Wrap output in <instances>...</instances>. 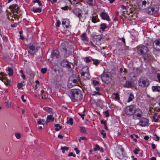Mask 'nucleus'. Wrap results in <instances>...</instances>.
Segmentation results:
<instances>
[{
	"label": "nucleus",
	"mask_w": 160,
	"mask_h": 160,
	"mask_svg": "<svg viewBox=\"0 0 160 160\" xmlns=\"http://www.w3.org/2000/svg\"><path fill=\"white\" fill-rule=\"evenodd\" d=\"M101 134L102 135L103 138H104L106 136V133L104 130H102L100 132Z\"/></svg>",
	"instance_id": "obj_45"
},
{
	"label": "nucleus",
	"mask_w": 160,
	"mask_h": 160,
	"mask_svg": "<svg viewBox=\"0 0 160 160\" xmlns=\"http://www.w3.org/2000/svg\"><path fill=\"white\" fill-rule=\"evenodd\" d=\"M93 149L95 151L99 150H100V147L98 145H96L95 146V147Z\"/></svg>",
	"instance_id": "obj_48"
},
{
	"label": "nucleus",
	"mask_w": 160,
	"mask_h": 160,
	"mask_svg": "<svg viewBox=\"0 0 160 160\" xmlns=\"http://www.w3.org/2000/svg\"><path fill=\"white\" fill-rule=\"evenodd\" d=\"M62 25L64 28H68L69 25V21L67 19H63L62 20Z\"/></svg>",
	"instance_id": "obj_19"
},
{
	"label": "nucleus",
	"mask_w": 160,
	"mask_h": 160,
	"mask_svg": "<svg viewBox=\"0 0 160 160\" xmlns=\"http://www.w3.org/2000/svg\"><path fill=\"white\" fill-rule=\"evenodd\" d=\"M67 123L71 125H72L73 124V119L72 118H70L68 120L67 122Z\"/></svg>",
	"instance_id": "obj_43"
},
{
	"label": "nucleus",
	"mask_w": 160,
	"mask_h": 160,
	"mask_svg": "<svg viewBox=\"0 0 160 160\" xmlns=\"http://www.w3.org/2000/svg\"><path fill=\"white\" fill-rule=\"evenodd\" d=\"M17 86L18 89H20L23 86V85L21 83H18V84Z\"/></svg>",
	"instance_id": "obj_52"
},
{
	"label": "nucleus",
	"mask_w": 160,
	"mask_h": 160,
	"mask_svg": "<svg viewBox=\"0 0 160 160\" xmlns=\"http://www.w3.org/2000/svg\"><path fill=\"white\" fill-rule=\"evenodd\" d=\"M41 121L43 123L45 122L46 124H47L48 122H50V115L48 116L47 120L45 121V120L44 119H41Z\"/></svg>",
	"instance_id": "obj_29"
},
{
	"label": "nucleus",
	"mask_w": 160,
	"mask_h": 160,
	"mask_svg": "<svg viewBox=\"0 0 160 160\" xmlns=\"http://www.w3.org/2000/svg\"><path fill=\"white\" fill-rule=\"evenodd\" d=\"M154 115L153 117L154 121L155 122H159L160 121V115L154 113Z\"/></svg>",
	"instance_id": "obj_22"
},
{
	"label": "nucleus",
	"mask_w": 160,
	"mask_h": 160,
	"mask_svg": "<svg viewBox=\"0 0 160 160\" xmlns=\"http://www.w3.org/2000/svg\"><path fill=\"white\" fill-rule=\"evenodd\" d=\"M9 8L11 9L16 12L18 11V7L16 4H13L10 6Z\"/></svg>",
	"instance_id": "obj_25"
},
{
	"label": "nucleus",
	"mask_w": 160,
	"mask_h": 160,
	"mask_svg": "<svg viewBox=\"0 0 160 160\" xmlns=\"http://www.w3.org/2000/svg\"><path fill=\"white\" fill-rule=\"evenodd\" d=\"M61 65L63 67H67L69 70L72 69L74 67L73 64L68 62L67 60H64L61 62Z\"/></svg>",
	"instance_id": "obj_11"
},
{
	"label": "nucleus",
	"mask_w": 160,
	"mask_h": 160,
	"mask_svg": "<svg viewBox=\"0 0 160 160\" xmlns=\"http://www.w3.org/2000/svg\"><path fill=\"white\" fill-rule=\"evenodd\" d=\"M8 19L10 20H11L12 21H14V20L13 18V17L12 15V14H10L9 16L8 17Z\"/></svg>",
	"instance_id": "obj_46"
},
{
	"label": "nucleus",
	"mask_w": 160,
	"mask_h": 160,
	"mask_svg": "<svg viewBox=\"0 0 160 160\" xmlns=\"http://www.w3.org/2000/svg\"><path fill=\"white\" fill-rule=\"evenodd\" d=\"M92 95H100L101 94L99 91H95L92 92Z\"/></svg>",
	"instance_id": "obj_44"
},
{
	"label": "nucleus",
	"mask_w": 160,
	"mask_h": 160,
	"mask_svg": "<svg viewBox=\"0 0 160 160\" xmlns=\"http://www.w3.org/2000/svg\"><path fill=\"white\" fill-rule=\"evenodd\" d=\"M52 57H55L58 58L59 56V52L57 50H54L52 52Z\"/></svg>",
	"instance_id": "obj_24"
},
{
	"label": "nucleus",
	"mask_w": 160,
	"mask_h": 160,
	"mask_svg": "<svg viewBox=\"0 0 160 160\" xmlns=\"http://www.w3.org/2000/svg\"><path fill=\"white\" fill-rule=\"evenodd\" d=\"M135 110V108L133 106H128L125 109V113L128 115H133Z\"/></svg>",
	"instance_id": "obj_14"
},
{
	"label": "nucleus",
	"mask_w": 160,
	"mask_h": 160,
	"mask_svg": "<svg viewBox=\"0 0 160 160\" xmlns=\"http://www.w3.org/2000/svg\"><path fill=\"white\" fill-rule=\"evenodd\" d=\"M89 68L87 66H85L83 67L81 71V74H83L84 73H86L88 72Z\"/></svg>",
	"instance_id": "obj_26"
},
{
	"label": "nucleus",
	"mask_w": 160,
	"mask_h": 160,
	"mask_svg": "<svg viewBox=\"0 0 160 160\" xmlns=\"http://www.w3.org/2000/svg\"><path fill=\"white\" fill-rule=\"evenodd\" d=\"M2 39L4 41V42H6L8 40V38L7 37L4 36H3L2 37Z\"/></svg>",
	"instance_id": "obj_58"
},
{
	"label": "nucleus",
	"mask_w": 160,
	"mask_h": 160,
	"mask_svg": "<svg viewBox=\"0 0 160 160\" xmlns=\"http://www.w3.org/2000/svg\"><path fill=\"white\" fill-rule=\"evenodd\" d=\"M38 50V48L35 45L31 44L29 45L28 52L31 55L34 54Z\"/></svg>",
	"instance_id": "obj_16"
},
{
	"label": "nucleus",
	"mask_w": 160,
	"mask_h": 160,
	"mask_svg": "<svg viewBox=\"0 0 160 160\" xmlns=\"http://www.w3.org/2000/svg\"><path fill=\"white\" fill-rule=\"evenodd\" d=\"M152 137L153 139L156 141H158L159 139V138L155 133L153 134Z\"/></svg>",
	"instance_id": "obj_31"
},
{
	"label": "nucleus",
	"mask_w": 160,
	"mask_h": 160,
	"mask_svg": "<svg viewBox=\"0 0 160 160\" xmlns=\"http://www.w3.org/2000/svg\"><path fill=\"white\" fill-rule=\"evenodd\" d=\"M7 76V74L4 73L3 72H1L0 73V80L3 82L6 86H10L12 84V82L7 79L6 78Z\"/></svg>",
	"instance_id": "obj_8"
},
{
	"label": "nucleus",
	"mask_w": 160,
	"mask_h": 160,
	"mask_svg": "<svg viewBox=\"0 0 160 160\" xmlns=\"http://www.w3.org/2000/svg\"><path fill=\"white\" fill-rule=\"evenodd\" d=\"M94 42L98 45L104 43L107 39L108 38L106 35L103 34L98 35L94 38Z\"/></svg>",
	"instance_id": "obj_3"
},
{
	"label": "nucleus",
	"mask_w": 160,
	"mask_h": 160,
	"mask_svg": "<svg viewBox=\"0 0 160 160\" xmlns=\"http://www.w3.org/2000/svg\"><path fill=\"white\" fill-rule=\"evenodd\" d=\"M68 156H73L74 157H76V155L75 154H73V153L72 152L69 153L68 154Z\"/></svg>",
	"instance_id": "obj_54"
},
{
	"label": "nucleus",
	"mask_w": 160,
	"mask_h": 160,
	"mask_svg": "<svg viewBox=\"0 0 160 160\" xmlns=\"http://www.w3.org/2000/svg\"><path fill=\"white\" fill-rule=\"evenodd\" d=\"M21 98L23 102H26V100L24 99V96L23 95L21 96Z\"/></svg>",
	"instance_id": "obj_62"
},
{
	"label": "nucleus",
	"mask_w": 160,
	"mask_h": 160,
	"mask_svg": "<svg viewBox=\"0 0 160 160\" xmlns=\"http://www.w3.org/2000/svg\"><path fill=\"white\" fill-rule=\"evenodd\" d=\"M138 84L141 87L146 88L149 84V81L146 77H142L139 79Z\"/></svg>",
	"instance_id": "obj_5"
},
{
	"label": "nucleus",
	"mask_w": 160,
	"mask_h": 160,
	"mask_svg": "<svg viewBox=\"0 0 160 160\" xmlns=\"http://www.w3.org/2000/svg\"><path fill=\"white\" fill-rule=\"evenodd\" d=\"M158 10V8L157 6H154L148 8L146 9V12L148 14L152 15L156 13Z\"/></svg>",
	"instance_id": "obj_15"
},
{
	"label": "nucleus",
	"mask_w": 160,
	"mask_h": 160,
	"mask_svg": "<svg viewBox=\"0 0 160 160\" xmlns=\"http://www.w3.org/2000/svg\"><path fill=\"white\" fill-rule=\"evenodd\" d=\"M135 3L138 8L141 9H144L146 7L150 5L152 0H131Z\"/></svg>",
	"instance_id": "obj_1"
},
{
	"label": "nucleus",
	"mask_w": 160,
	"mask_h": 160,
	"mask_svg": "<svg viewBox=\"0 0 160 160\" xmlns=\"http://www.w3.org/2000/svg\"><path fill=\"white\" fill-rule=\"evenodd\" d=\"M32 11L34 12H40L41 11V9L39 8H33Z\"/></svg>",
	"instance_id": "obj_36"
},
{
	"label": "nucleus",
	"mask_w": 160,
	"mask_h": 160,
	"mask_svg": "<svg viewBox=\"0 0 160 160\" xmlns=\"http://www.w3.org/2000/svg\"><path fill=\"white\" fill-rule=\"evenodd\" d=\"M43 109L46 111L49 112L50 110V108H49V107H44L43 108Z\"/></svg>",
	"instance_id": "obj_56"
},
{
	"label": "nucleus",
	"mask_w": 160,
	"mask_h": 160,
	"mask_svg": "<svg viewBox=\"0 0 160 160\" xmlns=\"http://www.w3.org/2000/svg\"><path fill=\"white\" fill-rule=\"evenodd\" d=\"M82 0H69V2L72 4H77L78 2L82 1Z\"/></svg>",
	"instance_id": "obj_33"
},
{
	"label": "nucleus",
	"mask_w": 160,
	"mask_h": 160,
	"mask_svg": "<svg viewBox=\"0 0 160 160\" xmlns=\"http://www.w3.org/2000/svg\"><path fill=\"white\" fill-rule=\"evenodd\" d=\"M47 70V69L46 68H42L41 70V72L42 74H44L46 73Z\"/></svg>",
	"instance_id": "obj_50"
},
{
	"label": "nucleus",
	"mask_w": 160,
	"mask_h": 160,
	"mask_svg": "<svg viewBox=\"0 0 160 160\" xmlns=\"http://www.w3.org/2000/svg\"><path fill=\"white\" fill-rule=\"evenodd\" d=\"M60 24H61V22H60V21H59V20H58L57 22L56 26L57 27H59V26Z\"/></svg>",
	"instance_id": "obj_61"
},
{
	"label": "nucleus",
	"mask_w": 160,
	"mask_h": 160,
	"mask_svg": "<svg viewBox=\"0 0 160 160\" xmlns=\"http://www.w3.org/2000/svg\"><path fill=\"white\" fill-rule=\"evenodd\" d=\"M153 46L156 50H160V39L155 40L153 42Z\"/></svg>",
	"instance_id": "obj_18"
},
{
	"label": "nucleus",
	"mask_w": 160,
	"mask_h": 160,
	"mask_svg": "<svg viewBox=\"0 0 160 160\" xmlns=\"http://www.w3.org/2000/svg\"><path fill=\"white\" fill-rule=\"evenodd\" d=\"M133 118L135 119H138L140 118L142 115V111L139 109H135L133 114Z\"/></svg>",
	"instance_id": "obj_17"
},
{
	"label": "nucleus",
	"mask_w": 160,
	"mask_h": 160,
	"mask_svg": "<svg viewBox=\"0 0 160 160\" xmlns=\"http://www.w3.org/2000/svg\"><path fill=\"white\" fill-rule=\"evenodd\" d=\"M38 123L39 124H44L41 121V119H40L39 121L38 122Z\"/></svg>",
	"instance_id": "obj_64"
},
{
	"label": "nucleus",
	"mask_w": 160,
	"mask_h": 160,
	"mask_svg": "<svg viewBox=\"0 0 160 160\" xmlns=\"http://www.w3.org/2000/svg\"><path fill=\"white\" fill-rule=\"evenodd\" d=\"M81 38L83 41H86V35L85 33H83L81 35Z\"/></svg>",
	"instance_id": "obj_38"
},
{
	"label": "nucleus",
	"mask_w": 160,
	"mask_h": 160,
	"mask_svg": "<svg viewBox=\"0 0 160 160\" xmlns=\"http://www.w3.org/2000/svg\"><path fill=\"white\" fill-rule=\"evenodd\" d=\"M80 132L82 133H86V131L84 127H80Z\"/></svg>",
	"instance_id": "obj_37"
},
{
	"label": "nucleus",
	"mask_w": 160,
	"mask_h": 160,
	"mask_svg": "<svg viewBox=\"0 0 160 160\" xmlns=\"http://www.w3.org/2000/svg\"><path fill=\"white\" fill-rule=\"evenodd\" d=\"M124 151L122 148H119L117 150L116 155L119 159L121 160H126L127 157L124 154Z\"/></svg>",
	"instance_id": "obj_9"
},
{
	"label": "nucleus",
	"mask_w": 160,
	"mask_h": 160,
	"mask_svg": "<svg viewBox=\"0 0 160 160\" xmlns=\"http://www.w3.org/2000/svg\"><path fill=\"white\" fill-rule=\"evenodd\" d=\"M5 103L6 104V107H7L9 108L11 106V103L10 102H9L8 101L7 102H6Z\"/></svg>",
	"instance_id": "obj_51"
},
{
	"label": "nucleus",
	"mask_w": 160,
	"mask_h": 160,
	"mask_svg": "<svg viewBox=\"0 0 160 160\" xmlns=\"http://www.w3.org/2000/svg\"><path fill=\"white\" fill-rule=\"evenodd\" d=\"M100 15L102 19L108 21L109 20L110 18L109 17L106 13L102 12L101 13Z\"/></svg>",
	"instance_id": "obj_21"
},
{
	"label": "nucleus",
	"mask_w": 160,
	"mask_h": 160,
	"mask_svg": "<svg viewBox=\"0 0 160 160\" xmlns=\"http://www.w3.org/2000/svg\"><path fill=\"white\" fill-rule=\"evenodd\" d=\"M68 6H66L64 7H62L61 8L62 9L64 10H66L68 9Z\"/></svg>",
	"instance_id": "obj_57"
},
{
	"label": "nucleus",
	"mask_w": 160,
	"mask_h": 160,
	"mask_svg": "<svg viewBox=\"0 0 160 160\" xmlns=\"http://www.w3.org/2000/svg\"><path fill=\"white\" fill-rule=\"evenodd\" d=\"M55 130L56 131H58L62 128V127L60 126L59 124L55 125Z\"/></svg>",
	"instance_id": "obj_34"
},
{
	"label": "nucleus",
	"mask_w": 160,
	"mask_h": 160,
	"mask_svg": "<svg viewBox=\"0 0 160 160\" xmlns=\"http://www.w3.org/2000/svg\"><path fill=\"white\" fill-rule=\"evenodd\" d=\"M152 89L153 92H160V86H153L152 87Z\"/></svg>",
	"instance_id": "obj_23"
},
{
	"label": "nucleus",
	"mask_w": 160,
	"mask_h": 160,
	"mask_svg": "<svg viewBox=\"0 0 160 160\" xmlns=\"http://www.w3.org/2000/svg\"><path fill=\"white\" fill-rule=\"evenodd\" d=\"M101 78L102 81L106 83H108L111 80V75L109 72H103L101 75Z\"/></svg>",
	"instance_id": "obj_10"
},
{
	"label": "nucleus",
	"mask_w": 160,
	"mask_h": 160,
	"mask_svg": "<svg viewBox=\"0 0 160 160\" xmlns=\"http://www.w3.org/2000/svg\"><path fill=\"white\" fill-rule=\"evenodd\" d=\"M138 53L143 55L144 59H146L148 61L149 60V58H147L145 56H144L148 51V48L146 46L143 45L139 46L138 47Z\"/></svg>",
	"instance_id": "obj_7"
},
{
	"label": "nucleus",
	"mask_w": 160,
	"mask_h": 160,
	"mask_svg": "<svg viewBox=\"0 0 160 160\" xmlns=\"http://www.w3.org/2000/svg\"><path fill=\"white\" fill-rule=\"evenodd\" d=\"M8 75L9 76H12L13 74V69L11 68H8Z\"/></svg>",
	"instance_id": "obj_30"
},
{
	"label": "nucleus",
	"mask_w": 160,
	"mask_h": 160,
	"mask_svg": "<svg viewBox=\"0 0 160 160\" xmlns=\"http://www.w3.org/2000/svg\"><path fill=\"white\" fill-rule=\"evenodd\" d=\"M138 151L139 150L138 149H135L133 150V152L135 154H136L138 153Z\"/></svg>",
	"instance_id": "obj_63"
},
{
	"label": "nucleus",
	"mask_w": 160,
	"mask_h": 160,
	"mask_svg": "<svg viewBox=\"0 0 160 160\" xmlns=\"http://www.w3.org/2000/svg\"><path fill=\"white\" fill-rule=\"evenodd\" d=\"M84 60L86 62H89L91 61V60L89 59L88 57H86L84 59Z\"/></svg>",
	"instance_id": "obj_53"
},
{
	"label": "nucleus",
	"mask_w": 160,
	"mask_h": 160,
	"mask_svg": "<svg viewBox=\"0 0 160 160\" xmlns=\"http://www.w3.org/2000/svg\"><path fill=\"white\" fill-rule=\"evenodd\" d=\"M44 92V91L42 90L38 89V90L37 91L38 95L42 97V99H45L46 97L45 96H44H44L42 95V93Z\"/></svg>",
	"instance_id": "obj_27"
},
{
	"label": "nucleus",
	"mask_w": 160,
	"mask_h": 160,
	"mask_svg": "<svg viewBox=\"0 0 160 160\" xmlns=\"http://www.w3.org/2000/svg\"><path fill=\"white\" fill-rule=\"evenodd\" d=\"M92 60L93 62V64L97 66L100 63L98 59H93Z\"/></svg>",
	"instance_id": "obj_40"
},
{
	"label": "nucleus",
	"mask_w": 160,
	"mask_h": 160,
	"mask_svg": "<svg viewBox=\"0 0 160 160\" xmlns=\"http://www.w3.org/2000/svg\"><path fill=\"white\" fill-rule=\"evenodd\" d=\"M100 26H101L100 28L102 31L104 30L106 28V26L105 24L104 23L101 24Z\"/></svg>",
	"instance_id": "obj_41"
},
{
	"label": "nucleus",
	"mask_w": 160,
	"mask_h": 160,
	"mask_svg": "<svg viewBox=\"0 0 160 160\" xmlns=\"http://www.w3.org/2000/svg\"><path fill=\"white\" fill-rule=\"evenodd\" d=\"M34 2L38 3L39 5L40 6H41L42 5V4L41 3L40 1L39 0H35L34 1Z\"/></svg>",
	"instance_id": "obj_55"
},
{
	"label": "nucleus",
	"mask_w": 160,
	"mask_h": 160,
	"mask_svg": "<svg viewBox=\"0 0 160 160\" xmlns=\"http://www.w3.org/2000/svg\"><path fill=\"white\" fill-rule=\"evenodd\" d=\"M93 84L94 86H97L98 85L99 82L96 80H93L92 81Z\"/></svg>",
	"instance_id": "obj_49"
},
{
	"label": "nucleus",
	"mask_w": 160,
	"mask_h": 160,
	"mask_svg": "<svg viewBox=\"0 0 160 160\" xmlns=\"http://www.w3.org/2000/svg\"><path fill=\"white\" fill-rule=\"evenodd\" d=\"M71 99L73 102L80 101L82 98L79 91L76 89H72Z\"/></svg>",
	"instance_id": "obj_2"
},
{
	"label": "nucleus",
	"mask_w": 160,
	"mask_h": 160,
	"mask_svg": "<svg viewBox=\"0 0 160 160\" xmlns=\"http://www.w3.org/2000/svg\"><path fill=\"white\" fill-rule=\"evenodd\" d=\"M79 81V79L77 77L74 78L72 77H70L69 78L67 86L68 88H71L74 86L78 85Z\"/></svg>",
	"instance_id": "obj_4"
},
{
	"label": "nucleus",
	"mask_w": 160,
	"mask_h": 160,
	"mask_svg": "<svg viewBox=\"0 0 160 160\" xmlns=\"http://www.w3.org/2000/svg\"><path fill=\"white\" fill-rule=\"evenodd\" d=\"M69 149V148L68 147H61V149L62 151V153H64L65 151H67Z\"/></svg>",
	"instance_id": "obj_35"
},
{
	"label": "nucleus",
	"mask_w": 160,
	"mask_h": 160,
	"mask_svg": "<svg viewBox=\"0 0 160 160\" xmlns=\"http://www.w3.org/2000/svg\"><path fill=\"white\" fill-rule=\"evenodd\" d=\"M74 150L75 151L76 154H78L79 153V151L77 148H75Z\"/></svg>",
	"instance_id": "obj_60"
},
{
	"label": "nucleus",
	"mask_w": 160,
	"mask_h": 160,
	"mask_svg": "<svg viewBox=\"0 0 160 160\" xmlns=\"http://www.w3.org/2000/svg\"><path fill=\"white\" fill-rule=\"evenodd\" d=\"M128 79L130 80V82L126 81L124 84V87L127 88H132L134 86V83L133 82L136 79V77L133 74H131L128 76Z\"/></svg>",
	"instance_id": "obj_6"
},
{
	"label": "nucleus",
	"mask_w": 160,
	"mask_h": 160,
	"mask_svg": "<svg viewBox=\"0 0 160 160\" xmlns=\"http://www.w3.org/2000/svg\"><path fill=\"white\" fill-rule=\"evenodd\" d=\"M133 98V95L132 93H130L128 96L127 100L128 102H130L131 101Z\"/></svg>",
	"instance_id": "obj_32"
},
{
	"label": "nucleus",
	"mask_w": 160,
	"mask_h": 160,
	"mask_svg": "<svg viewBox=\"0 0 160 160\" xmlns=\"http://www.w3.org/2000/svg\"><path fill=\"white\" fill-rule=\"evenodd\" d=\"M137 124L142 127L148 126L149 124V121L146 118H142Z\"/></svg>",
	"instance_id": "obj_13"
},
{
	"label": "nucleus",
	"mask_w": 160,
	"mask_h": 160,
	"mask_svg": "<svg viewBox=\"0 0 160 160\" xmlns=\"http://www.w3.org/2000/svg\"><path fill=\"white\" fill-rule=\"evenodd\" d=\"M87 138L86 137H80V138L78 139V141L79 142H81L82 140H86Z\"/></svg>",
	"instance_id": "obj_47"
},
{
	"label": "nucleus",
	"mask_w": 160,
	"mask_h": 160,
	"mask_svg": "<svg viewBox=\"0 0 160 160\" xmlns=\"http://www.w3.org/2000/svg\"><path fill=\"white\" fill-rule=\"evenodd\" d=\"M73 11L74 14L79 18L80 20L82 21V19L84 20L86 19V16H82V11L80 9L76 8L73 9Z\"/></svg>",
	"instance_id": "obj_12"
},
{
	"label": "nucleus",
	"mask_w": 160,
	"mask_h": 160,
	"mask_svg": "<svg viewBox=\"0 0 160 160\" xmlns=\"http://www.w3.org/2000/svg\"><path fill=\"white\" fill-rule=\"evenodd\" d=\"M99 21V19L97 16H92V21L93 23H96Z\"/></svg>",
	"instance_id": "obj_28"
},
{
	"label": "nucleus",
	"mask_w": 160,
	"mask_h": 160,
	"mask_svg": "<svg viewBox=\"0 0 160 160\" xmlns=\"http://www.w3.org/2000/svg\"><path fill=\"white\" fill-rule=\"evenodd\" d=\"M113 95L114 96V98L116 100H118L119 99V98L118 93H113Z\"/></svg>",
	"instance_id": "obj_39"
},
{
	"label": "nucleus",
	"mask_w": 160,
	"mask_h": 160,
	"mask_svg": "<svg viewBox=\"0 0 160 160\" xmlns=\"http://www.w3.org/2000/svg\"><path fill=\"white\" fill-rule=\"evenodd\" d=\"M82 78L84 80L89 79L90 78V76L89 72L84 73L83 74H81Z\"/></svg>",
	"instance_id": "obj_20"
},
{
	"label": "nucleus",
	"mask_w": 160,
	"mask_h": 160,
	"mask_svg": "<svg viewBox=\"0 0 160 160\" xmlns=\"http://www.w3.org/2000/svg\"><path fill=\"white\" fill-rule=\"evenodd\" d=\"M15 136L17 139H20L21 137V135L20 133L17 132L15 134Z\"/></svg>",
	"instance_id": "obj_42"
},
{
	"label": "nucleus",
	"mask_w": 160,
	"mask_h": 160,
	"mask_svg": "<svg viewBox=\"0 0 160 160\" xmlns=\"http://www.w3.org/2000/svg\"><path fill=\"white\" fill-rule=\"evenodd\" d=\"M157 78L159 81V82H160V74L159 73H157Z\"/></svg>",
	"instance_id": "obj_59"
}]
</instances>
